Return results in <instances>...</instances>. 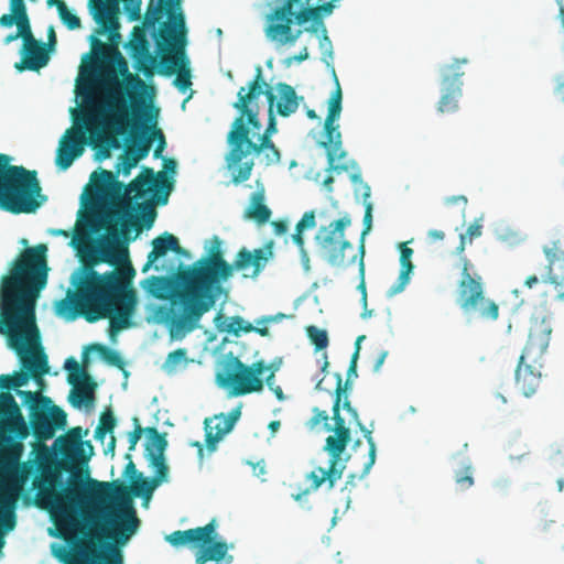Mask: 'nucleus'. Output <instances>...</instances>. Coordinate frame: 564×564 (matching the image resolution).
<instances>
[{
	"mask_svg": "<svg viewBox=\"0 0 564 564\" xmlns=\"http://www.w3.org/2000/svg\"><path fill=\"white\" fill-rule=\"evenodd\" d=\"M29 436V426L20 405L10 393L0 394V549L4 535L17 524L15 507L24 486L32 476L34 505L50 513L58 535L70 540L78 532L86 534L76 518L77 509L85 512L106 501L119 502L118 519L108 521L100 532L91 538L126 542L135 533L140 521L135 514L127 487L117 482L88 479L83 489L76 486L65 488L63 471H70L67 459L83 438L82 427H73L58 436L54 446L61 455L57 459L44 443L33 445V458L21 462L23 441Z\"/></svg>",
	"mask_w": 564,
	"mask_h": 564,
	"instance_id": "f257e3e1",
	"label": "nucleus"
},
{
	"mask_svg": "<svg viewBox=\"0 0 564 564\" xmlns=\"http://www.w3.org/2000/svg\"><path fill=\"white\" fill-rule=\"evenodd\" d=\"M151 245L152 250L142 272L154 269L159 274L148 276L142 282H227L235 273L243 279L254 280L274 257L272 239L253 250L241 247L229 262L226 260L223 239L213 236L205 242L204 254L193 264H184L175 259L166 260L169 251L191 258V252L182 248L178 239L170 232L154 238Z\"/></svg>",
	"mask_w": 564,
	"mask_h": 564,
	"instance_id": "f03ea898",
	"label": "nucleus"
},
{
	"mask_svg": "<svg viewBox=\"0 0 564 564\" xmlns=\"http://www.w3.org/2000/svg\"><path fill=\"white\" fill-rule=\"evenodd\" d=\"M232 107L239 112L235 118L227 141L230 151L227 154V166L232 172V182L240 184L250 178L253 161L242 163L250 153L260 154L267 147L273 149L272 135L276 133V121L273 115L275 95L262 78V69L257 67L254 78L247 87H241Z\"/></svg>",
	"mask_w": 564,
	"mask_h": 564,
	"instance_id": "7ed1b4c3",
	"label": "nucleus"
},
{
	"mask_svg": "<svg viewBox=\"0 0 564 564\" xmlns=\"http://www.w3.org/2000/svg\"><path fill=\"white\" fill-rule=\"evenodd\" d=\"M0 333L7 335L10 347L20 358L21 371L12 376L15 392L32 378L41 388L48 373L47 356L41 347L36 325L35 294L29 290L7 288L2 293Z\"/></svg>",
	"mask_w": 564,
	"mask_h": 564,
	"instance_id": "20e7f679",
	"label": "nucleus"
},
{
	"mask_svg": "<svg viewBox=\"0 0 564 564\" xmlns=\"http://www.w3.org/2000/svg\"><path fill=\"white\" fill-rule=\"evenodd\" d=\"M55 304V313L66 321L83 317L88 323L109 322V335L134 326L139 294L134 284H73Z\"/></svg>",
	"mask_w": 564,
	"mask_h": 564,
	"instance_id": "39448f33",
	"label": "nucleus"
},
{
	"mask_svg": "<svg viewBox=\"0 0 564 564\" xmlns=\"http://www.w3.org/2000/svg\"><path fill=\"white\" fill-rule=\"evenodd\" d=\"M131 100L128 102L124 94L121 91V85L116 75L105 83V98L99 102V113L104 126L110 135L106 137L108 147L119 148L120 143L117 137L129 134L133 156L141 161L148 156L152 137L158 135L160 143L154 151L158 158L163 150L165 139L160 129L156 128L155 116L149 112L140 113V107L145 106L143 99H138L135 95L127 90Z\"/></svg>",
	"mask_w": 564,
	"mask_h": 564,
	"instance_id": "423d86ee",
	"label": "nucleus"
},
{
	"mask_svg": "<svg viewBox=\"0 0 564 564\" xmlns=\"http://www.w3.org/2000/svg\"><path fill=\"white\" fill-rule=\"evenodd\" d=\"M152 297L166 301L155 316L173 337L182 338L200 326L202 317L216 304L223 284H141Z\"/></svg>",
	"mask_w": 564,
	"mask_h": 564,
	"instance_id": "0eeeda50",
	"label": "nucleus"
},
{
	"mask_svg": "<svg viewBox=\"0 0 564 564\" xmlns=\"http://www.w3.org/2000/svg\"><path fill=\"white\" fill-rule=\"evenodd\" d=\"M10 161L8 154L0 153V208L12 214L34 213L41 205L36 172Z\"/></svg>",
	"mask_w": 564,
	"mask_h": 564,
	"instance_id": "6e6552de",
	"label": "nucleus"
},
{
	"mask_svg": "<svg viewBox=\"0 0 564 564\" xmlns=\"http://www.w3.org/2000/svg\"><path fill=\"white\" fill-rule=\"evenodd\" d=\"M551 334L552 328L545 321L530 330L516 369V384L525 397L533 395L540 387V360L549 347Z\"/></svg>",
	"mask_w": 564,
	"mask_h": 564,
	"instance_id": "1a4fd4ad",
	"label": "nucleus"
},
{
	"mask_svg": "<svg viewBox=\"0 0 564 564\" xmlns=\"http://www.w3.org/2000/svg\"><path fill=\"white\" fill-rule=\"evenodd\" d=\"M267 371L269 373L264 381L270 389H273L275 369L271 365L260 359L248 366L238 357L229 354L224 366V372L218 376V380L223 387L231 389L232 395H246L262 391V376Z\"/></svg>",
	"mask_w": 564,
	"mask_h": 564,
	"instance_id": "9d476101",
	"label": "nucleus"
},
{
	"mask_svg": "<svg viewBox=\"0 0 564 564\" xmlns=\"http://www.w3.org/2000/svg\"><path fill=\"white\" fill-rule=\"evenodd\" d=\"M17 395L29 411V430L36 443H44L54 437L56 431L63 430L67 423L64 410L55 405L50 397L41 391L18 390Z\"/></svg>",
	"mask_w": 564,
	"mask_h": 564,
	"instance_id": "9b49d317",
	"label": "nucleus"
},
{
	"mask_svg": "<svg viewBox=\"0 0 564 564\" xmlns=\"http://www.w3.org/2000/svg\"><path fill=\"white\" fill-rule=\"evenodd\" d=\"M99 105L93 104L82 110L80 117L74 118L75 126L67 129L62 139L56 153V165L62 170H67L74 160L80 156L87 144V133L90 138H99Z\"/></svg>",
	"mask_w": 564,
	"mask_h": 564,
	"instance_id": "f8f14e48",
	"label": "nucleus"
},
{
	"mask_svg": "<svg viewBox=\"0 0 564 564\" xmlns=\"http://www.w3.org/2000/svg\"><path fill=\"white\" fill-rule=\"evenodd\" d=\"M333 76L335 82V90L328 100V113L324 122V134L326 140L321 142V145L326 149L327 155V172H348L350 167H355L356 163L351 165L346 161L347 152L343 149L341 133L339 126L336 121L340 117L343 91L338 77L333 68Z\"/></svg>",
	"mask_w": 564,
	"mask_h": 564,
	"instance_id": "ddd939ff",
	"label": "nucleus"
},
{
	"mask_svg": "<svg viewBox=\"0 0 564 564\" xmlns=\"http://www.w3.org/2000/svg\"><path fill=\"white\" fill-rule=\"evenodd\" d=\"M365 338V336H359L356 340V349L355 352L351 356L350 365L347 370V379L345 382H343V378L340 373H336V389H335V398H334V404H333V420L335 421V427H338V424L341 422L343 427L346 426L345 419L340 415V403L341 398L345 395L343 401V408L347 410L348 413H350L351 417L357 422L360 431L364 433V436L369 445L368 449V457L367 460L364 464V470L362 475H366L369 473L370 468L373 466L376 462V443L372 437V433L370 430H368L360 421L358 416V412L356 409L351 406L350 401L347 398V391L351 388L350 380L352 378L357 377V360L359 357V350H360V341Z\"/></svg>",
	"mask_w": 564,
	"mask_h": 564,
	"instance_id": "4468645a",
	"label": "nucleus"
},
{
	"mask_svg": "<svg viewBox=\"0 0 564 564\" xmlns=\"http://www.w3.org/2000/svg\"><path fill=\"white\" fill-rule=\"evenodd\" d=\"M351 218L344 215L341 218L332 221L328 226H323L316 234V242L323 252L325 259L336 267H344L354 263L357 254L354 253L346 260V251L354 252V247L345 237V229L350 226Z\"/></svg>",
	"mask_w": 564,
	"mask_h": 564,
	"instance_id": "2eb2a0df",
	"label": "nucleus"
},
{
	"mask_svg": "<svg viewBox=\"0 0 564 564\" xmlns=\"http://www.w3.org/2000/svg\"><path fill=\"white\" fill-rule=\"evenodd\" d=\"M47 247L44 243L22 250L11 262L0 282H46L48 274Z\"/></svg>",
	"mask_w": 564,
	"mask_h": 564,
	"instance_id": "dca6fc26",
	"label": "nucleus"
},
{
	"mask_svg": "<svg viewBox=\"0 0 564 564\" xmlns=\"http://www.w3.org/2000/svg\"><path fill=\"white\" fill-rule=\"evenodd\" d=\"M350 442V430L343 427L341 422L334 429V434L325 441L324 449L329 454L330 460L327 469L322 467L311 471L306 478L312 481L308 489L317 490L325 481L332 489L336 481L343 477L345 466L340 464L341 455Z\"/></svg>",
	"mask_w": 564,
	"mask_h": 564,
	"instance_id": "f3484780",
	"label": "nucleus"
},
{
	"mask_svg": "<svg viewBox=\"0 0 564 564\" xmlns=\"http://www.w3.org/2000/svg\"><path fill=\"white\" fill-rule=\"evenodd\" d=\"M280 6L265 17L264 34L276 46L294 45L302 35V29H293V7L302 0H279Z\"/></svg>",
	"mask_w": 564,
	"mask_h": 564,
	"instance_id": "a211bd4d",
	"label": "nucleus"
},
{
	"mask_svg": "<svg viewBox=\"0 0 564 564\" xmlns=\"http://www.w3.org/2000/svg\"><path fill=\"white\" fill-rule=\"evenodd\" d=\"M127 186L120 182V186L110 185L107 195L121 197L113 209L106 213L99 220V227L105 228L107 234L117 239L120 235H126L130 227H138L137 220H133L131 198L124 197L128 193Z\"/></svg>",
	"mask_w": 564,
	"mask_h": 564,
	"instance_id": "6ab92c4d",
	"label": "nucleus"
},
{
	"mask_svg": "<svg viewBox=\"0 0 564 564\" xmlns=\"http://www.w3.org/2000/svg\"><path fill=\"white\" fill-rule=\"evenodd\" d=\"M467 63V58L455 59L453 64L446 65L442 69L443 90L437 105L440 112L449 113L458 109V99L462 96L463 86L460 78L464 76L460 66Z\"/></svg>",
	"mask_w": 564,
	"mask_h": 564,
	"instance_id": "aec40b11",
	"label": "nucleus"
},
{
	"mask_svg": "<svg viewBox=\"0 0 564 564\" xmlns=\"http://www.w3.org/2000/svg\"><path fill=\"white\" fill-rule=\"evenodd\" d=\"M458 304L465 311H478L485 319L496 321L499 317V306L485 299L481 284H459Z\"/></svg>",
	"mask_w": 564,
	"mask_h": 564,
	"instance_id": "412c9836",
	"label": "nucleus"
},
{
	"mask_svg": "<svg viewBox=\"0 0 564 564\" xmlns=\"http://www.w3.org/2000/svg\"><path fill=\"white\" fill-rule=\"evenodd\" d=\"M172 182H170L164 173L154 174L150 167H143L142 172L133 178L128 185V193H134V198H142L148 191L153 187L158 188V203L166 204L167 197L172 191Z\"/></svg>",
	"mask_w": 564,
	"mask_h": 564,
	"instance_id": "4be33fe9",
	"label": "nucleus"
},
{
	"mask_svg": "<svg viewBox=\"0 0 564 564\" xmlns=\"http://www.w3.org/2000/svg\"><path fill=\"white\" fill-rule=\"evenodd\" d=\"M90 45L91 52L96 59L106 61L111 59L117 66L118 73L123 77L127 88L132 89H143L145 88V83L134 74L129 72L128 63L122 54L118 51V48L112 47L97 36H90Z\"/></svg>",
	"mask_w": 564,
	"mask_h": 564,
	"instance_id": "5701e85b",
	"label": "nucleus"
},
{
	"mask_svg": "<svg viewBox=\"0 0 564 564\" xmlns=\"http://www.w3.org/2000/svg\"><path fill=\"white\" fill-rule=\"evenodd\" d=\"M240 416V409H234L229 414H216L204 421L205 441L208 452L216 451L217 443L229 433Z\"/></svg>",
	"mask_w": 564,
	"mask_h": 564,
	"instance_id": "b1692460",
	"label": "nucleus"
},
{
	"mask_svg": "<svg viewBox=\"0 0 564 564\" xmlns=\"http://www.w3.org/2000/svg\"><path fill=\"white\" fill-rule=\"evenodd\" d=\"M109 555L102 557L105 564H123L122 555L118 549L111 545L109 546ZM58 557L64 564H96V560L99 555L88 543H84L78 549H75L73 553L64 551Z\"/></svg>",
	"mask_w": 564,
	"mask_h": 564,
	"instance_id": "393cba45",
	"label": "nucleus"
},
{
	"mask_svg": "<svg viewBox=\"0 0 564 564\" xmlns=\"http://www.w3.org/2000/svg\"><path fill=\"white\" fill-rule=\"evenodd\" d=\"M21 56V62L15 64V68L20 72L24 69L37 72L50 61L46 45L36 39L23 43Z\"/></svg>",
	"mask_w": 564,
	"mask_h": 564,
	"instance_id": "a878e982",
	"label": "nucleus"
},
{
	"mask_svg": "<svg viewBox=\"0 0 564 564\" xmlns=\"http://www.w3.org/2000/svg\"><path fill=\"white\" fill-rule=\"evenodd\" d=\"M94 19L99 24L97 34L109 32L112 34L119 29V1L118 0H98L93 7Z\"/></svg>",
	"mask_w": 564,
	"mask_h": 564,
	"instance_id": "bb28decb",
	"label": "nucleus"
},
{
	"mask_svg": "<svg viewBox=\"0 0 564 564\" xmlns=\"http://www.w3.org/2000/svg\"><path fill=\"white\" fill-rule=\"evenodd\" d=\"M215 532L214 521L207 523L204 527H198L188 530H177L166 535L165 540L175 547L183 546L185 544L194 543L206 545L212 542V535Z\"/></svg>",
	"mask_w": 564,
	"mask_h": 564,
	"instance_id": "cd10ccee",
	"label": "nucleus"
},
{
	"mask_svg": "<svg viewBox=\"0 0 564 564\" xmlns=\"http://www.w3.org/2000/svg\"><path fill=\"white\" fill-rule=\"evenodd\" d=\"M544 253L549 261L546 275L549 282H564V252L558 242H553L552 247H545Z\"/></svg>",
	"mask_w": 564,
	"mask_h": 564,
	"instance_id": "c85d7f7f",
	"label": "nucleus"
},
{
	"mask_svg": "<svg viewBox=\"0 0 564 564\" xmlns=\"http://www.w3.org/2000/svg\"><path fill=\"white\" fill-rule=\"evenodd\" d=\"M276 90L280 97L276 104V111L282 117H289L299 108V97L295 89L286 83H279Z\"/></svg>",
	"mask_w": 564,
	"mask_h": 564,
	"instance_id": "c756f323",
	"label": "nucleus"
},
{
	"mask_svg": "<svg viewBox=\"0 0 564 564\" xmlns=\"http://www.w3.org/2000/svg\"><path fill=\"white\" fill-rule=\"evenodd\" d=\"M104 261L98 256H90L89 259L83 260L80 272L70 276V282H105V273L100 274L95 271L94 267Z\"/></svg>",
	"mask_w": 564,
	"mask_h": 564,
	"instance_id": "7c9ffc66",
	"label": "nucleus"
},
{
	"mask_svg": "<svg viewBox=\"0 0 564 564\" xmlns=\"http://www.w3.org/2000/svg\"><path fill=\"white\" fill-rule=\"evenodd\" d=\"M264 195L262 192L252 194L251 204L246 210V217L253 219L258 224H265L271 217L270 208L264 205Z\"/></svg>",
	"mask_w": 564,
	"mask_h": 564,
	"instance_id": "2f4dec72",
	"label": "nucleus"
},
{
	"mask_svg": "<svg viewBox=\"0 0 564 564\" xmlns=\"http://www.w3.org/2000/svg\"><path fill=\"white\" fill-rule=\"evenodd\" d=\"M78 388L73 392L70 397V402L74 406H80L85 404L86 406H90L95 401V388L96 382L90 379L89 381H82Z\"/></svg>",
	"mask_w": 564,
	"mask_h": 564,
	"instance_id": "473e14b6",
	"label": "nucleus"
},
{
	"mask_svg": "<svg viewBox=\"0 0 564 564\" xmlns=\"http://www.w3.org/2000/svg\"><path fill=\"white\" fill-rule=\"evenodd\" d=\"M189 360L185 348H177L171 351L162 365V369L167 375L175 373L177 370L185 368Z\"/></svg>",
	"mask_w": 564,
	"mask_h": 564,
	"instance_id": "72a5a7b5",
	"label": "nucleus"
},
{
	"mask_svg": "<svg viewBox=\"0 0 564 564\" xmlns=\"http://www.w3.org/2000/svg\"><path fill=\"white\" fill-rule=\"evenodd\" d=\"M135 270L129 260L119 263L109 272L105 273V282H132Z\"/></svg>",
	"mask_w": 564,
	"mask_h": 564,
	"instance_id": "f704fd0d",
	"label": "nucleus"
},
{
	"mask_svg": "<svg viewBox=\"0 0 564 564\" xmlns=\"http://www.w3.org/2000/svg\"><path fill=\"white\" fill-rule=\"evenodd\" d=\"M228 551L226 542H214L212 545L202 550L196 556L197 564H205L208 561H220Z\"/></svg>",
	"mask_w": 564,
	"mask_h": 564,
	"instance_id": "c9c22d12",
	"label": "nucleus"
},
{
	"mask_svg": "<svg viewBox=\"0 0 564 564\" xmlns=\"http://www.w3.org/2000/svg\"><path fill=\"white\" fill-rule=\"evenodd\" d=\"M413 252V249L406 243L400 245L399 282H408L411 279V274L414 270V264L412 262Z\"/></svg>",
	"mask_w": 564,
	"mask_h": 564,
	"instance_id": "e433bc0d",
	"label": "nucleus"
},
{
	"mask_svg": "<svg viewBox=\"0 0 564 564\" xmlns=\"http://www.w3.org/2000/svg\"><path fill=\"white\" fill-rule=\"evenodd\" d=\"M137 478L132 485V492L134 496H142L144 499L151 498L155 488L163 482L155 476L149 479L143 478L142 474H139Z\"/></svg>",
	"mask_w": 564,
	"mask_h": 564,
	"instance_id": "4c0bfd02",
	"label": "nucleus"
},
{
	"mask_svg": "<svg viewBox=\"0 0 564 564\" xmlns=\"http://www.w3.org/2000/svg\"><path fill=\"white\" fill-rule=\"evenodd\" d=\"M64 367L68 371V382L73 386H79L82 381H89L91 379L85 368L73 357L66 359Z\"/></svg>",
	"mask_w": 564,
	"mask_h": 564,
	"instance_id": "58836bf2",
	"label": "nucleus"
},
{
	"mask_svg": "<svg viewBox=\"0 0 564 564\" xmlns=\"http://www.w3.org/2000/svg\"><path fill=\"white\" fill-rule=\"evenodd\" d=\"M91 181L99 194L107 193V189L110 187V185L115 184L118 187L120 186V181L117 180L116 173L108 170H101L99 173L95 172L91 175Z\"/></svg>",
	"mask_w": 564,
	"mask_h": 564,
	"instance_id": "ea45409f",
	"label": "nucleus"
},
{
	"mask_svg": "<svg viewBox=\"0 0 564 564\" xmlns=\"http://www.w3.org/2000/svg\"><path fill=\"white\" fill-rule=\"evenodd\" d=\"M371 226H372V205L370 203H368L366 205V212H365V216H364V230L361 232V242H360V247H359V278H360L361 282H365L364 238L371 230Z\"/></svg>",
	"mask_w": 564,
	"mask_h": 564,
	"instance_id": "a19ab883",
	"label": "nucleus"
},
{
	"mask_svg": "<svg viewBox=\"0 0 564 564\" xmlns=\"http://www.w3.org/2000/svg\"><path fill=\"white\" fill-rule=\"evenodd\" d=\"M93 453V446L89 442H84L83 438L77 443L72 457L67 459V466H70V471L75 465L86 464Z\"/></svg>",
	"mask_w": 564,
	"mask_h": 564,
	"instance_id": "79ce46f5",
	"label": "nucleus"
},
{
	"mask_svg": "<svg viewBox=\"0 0 564 564\" xmlns=\"http://www.w3.org/2000/svg\"><path fill=\"white\" fill-rule=\"evenodd\" d=\"M147 433L149 436L147 444L148 455L164 454L167 446L165 434L160 433L155 427H148Z\"/></svg>",
	"mask_w": 564,
	"mask_h": 564,
	"instance_id": "37998d69",
	"label": "nucleus"
},
{
	"mask_svg": "<svg viewBox=\"0 0 564 564\" xmlns=\"http://www.w3.org/2000/svg\"><path fill=\"white\" fill-rule=\"evenodd\" d=\"M117 424V420L111 409L105 410L100 414L99 424L95 430V438L104 441L108 433H112Z\"/></svg>",
	"mask_w": 564,
	"mask_h": 564,
	"instance_id": "c03bdc74",
	"label": "nucleus"
},
{
	"mask_svg": "<svg viewBox=\"0 0 564 564\" xmlns=\"http://www.w3.org/2000/svg\"><path fill=\"white\" fill-rule=\"evenodd\" d=\"M90 349L97 351L106 364L119 369L124 367V361L118 351L101 344H93Z\"/></svg>",
	"mask_w": 564,
	"mask_h": 564,
	"instance_id": "a18cd8bd",
	"label": "nucleus"
},
{
	"mask_svg": "<svg viewBox=\"0 0 564 564\" xmlns=\"http://www.w3.org/2000/svg\"><path fill=\"white\" fill-rule=\"evenodd\" d=\"M315 226H316V220H315L314 212H312V210L306 212L302 216L301 220L296 224L295 232L292 236L294 243L299 248H302V245H304L303 231L305 229H313Z\"/></svg>",
	"mask_w": 564,
	"mask_h": 564,
	"instance_id": "49530a36",
	"label": "nucleus"
},
{
	"mask_svg": "<svg viewBox=\"0 0 564 564\" xmlns=\"http://www.w3.org/2000/svg\"><path fill=\"white\" fill-rule=\"evenodd\" d=\"M139 161L133 156L132 147H128L126 151L118 158V163L116 164V175L122 174L123 176H128L131 173V170L138 165Z\"/></svg>",
	"mask_w": 564,
	"mask_h": 564,
	"instance_id": "de8ad7c7",
	"label": "nucleus"
},
{
	"mask_svg": "<svg viewBox=\"0 0 564 564\" xmlns=\"http://www.w3.org/2000/svg\"><path fill=\"white\" fill-rule=\"evenodd\" d=\"M455 269L460 273V282H480L482 275L476 270L475 265L466 259H460Z\"/></svg>",
	"mask_w": 564,
	"mask_h": 564,
	"instance_id": "09e8293b",
	"label": "nucleus"
},
{
	"mask_svg": "<svg viewBox=\"0 0 564 564\" xmlns=\"http://www.w3.org/2000/svg\"><path fill=\"white\" fill-rule=\"evenodd\" d=\"M306 334L316 350H323L328 346V335L326 330L312 325L306 328Z\"/></svg>",
	"mask_w": 564,
	"mask_h": 564,
	"instance_id": "8fccbe9b",
	"label": "nucleus"
},
{
	"mask_svg": "<svg viewBox=\"0 0 564 564\" xmlns=\"http://www.w3.org/2000/svg\"><path fill=\"white\" fill-rule=\"evenodd\" d=\"M302 4L297 3L301 9L294 10L293 9V22H295L299 25H302L310 20L314 21L315 23H318V20L315 15L316 10L312 7H304V4L307 2V0H302Z\"/></svg>",
	"mask_w": 564,
	"mask_h": 564,
	"instance_id": "3c124183",
	"label": "nucleus"
},
{
	"mask_svg": "<svg viewBox=\"0 0 564 564\" xmlns=\"http://www.w3.org/2000/svg\"><path fill=\"white\" fill-rule=\"evenodd\" d=\"M137 208L140 212V220L142 226L148 229L151 228L156 217L154 205L150 202H143L138 204Z\"/></svg>",
	"mask_w": 564,
	"mask_h": 564,
	"instance_id": "603ef678",
	"label": "nucleus"
},
{
	"mask_svg": "<svg viewBox=\"0 0 564 564\" xmlns=\"http://www.w3.org/2000/svg\"><path fill=\"white\" fill-rule=\"evenodd\" d=\"M150 465L155 469V477L162 481L167 480L169 467L165 464L164 454H151L148 455Z\"/></svg>",
	"mask_w": 564,
	"mask_h": 564,
	"instance_id": "864d4df0",
	"label": "nucleus"
},
{
	"mask_svg": "<svg viewBox=\"0 0 564 564\" xmlns=\"http://www.w3.org/2000/svg\"><path fill=\"white\" fill-rule=\"evenodd\" d=\"M329 416L328 413L324 410H319L318 408L313 409V415L312 417L306 422V426L310 430L316 429L319 424H324V427L327 431H333L335 429V425L332 427L328 423Z\"/></svg>",
	"mask_w": 564,
	"mask_h": 564,
	"instance_id": "5fc2aeb1",
	"label": "nucleus"
},
{
	"mask_svg": "<svg viewBox=\"0 0 564 564\" xmlns=\"http://www.w3.org/2000/svg\"><path fill=\"white\" fill-rule=\"evenodd\" d=\"M58 15L62 20V22L69 29L75 30L80 26V19L72 13L69 9L67 8L65 2H59L58 4Z\"/></svg>",
	"mask_w": 564,
	"mask_h": 564,
	"instance_id": "6e6d98bb",
	"label": "nucleus"
},
{
	"mask_svg": "<svg viewBox=\"0 0 564 564\" xmlns=\"http://www.w3.org/2000/svg\"><path fill=\"white\" fill-rule=\"evenodd\" d=\"M456 485L460 489H468L474 485L473 469L470 464H467L455 474Z\"/></svg>",
	"mask_w": 564,
	"mask_h": 564,
	"instance_id": "4d7b16f0",
	"label": "nucleus"
},
{
	"mask_svg": "<svg viewBox=\"0 0 564 564\" xmlns=\"http://www.w3.org/2000/svg\"><path fill=\"white\" fill-rule=\"evenodd\" d=\"M15 25L18 28L15 36H20L23 43L35 39L33 36L28 15L18 17V22Z\"/></svg>",
	"mask_w": 564,
	"mask_h": 564,
	"instance_id": "13d9d810",
	"label": "nucleus"
},
{
	"mask_svg": "<svg viewBox=\"0 0 564 564\" xmlns=\"http://www.w3.org/2000/svg\"><path fill=\"white\" fill-rule=\"evenodd\" d=\"M162 15L161 7H153V0H151L150 7L144 17V25L147 28H154L160 21Z\"/></svg>",
	"mask_w": 564,
	"mask_h": 564,
	"instance_id": "bf43d9fd",
	"label": "nucleus"
},
{
	"mask_svg": "<svg viewBox=\"0 0 564 564\" xmlns=\"http://www.w3.org/2000/svg\"><path fill=\"white\" fill-rule=\"evenodd\" d=\"M130 20L135 21L141 17V0H122Z\"/></svg>",
	"mask_w": 564,
	"mask_h": 564,
	"instance_id": "052dcab7",
	"label": "nucleus"
},
{
	"mask_svg": "<svg viewBox=\"0 0 564 564\" xmlns=\"http://www.w3.org/2000/svg\"><path fill=\"white\" fill-rule=\"evenodd\" d=\"M174 83L182 93H185L192 85L189 70H181Z\"/></svg>",
	"mask_w": 564,
	"mask_h": 564,
	"instance_id": "680f3d73",
	"label": "nucleus"
},
{
	"mask_svg": "<svg viewBox=\"0 0 564 564\" xmlns=\"http://www.w3.org/2000/svg\"><path fill=\"white\" fill-rule=\"evenodd\" d=\"M319 46L323 50V54L327 55L328 58H333V45L332 42L327 35L326 26H322V36Z\"/></svg>",
	"mask_w": 564,
	"mask_h": 564,
	"instance_id": "e2e57ef3",
	"label": "nucleus"
},
{
	"mask_svg": "<svg viewBox=\"0 0 564 564\" xmlns=\"http://www.w3.org/2000/svg\"><path fill=\"white\" fill-rule=\"evenodd\" d=\"M134 31L138 32L137 41H138V45L140 46V51L142 53L147 54V58L151 64H154L156 59H155V57L151 56L148 53V42L145 40V35L143 34L142 30L139 28H135Z\"/></svg>",
	"mask_w": 564,
	"mask_h": 564,
	"instance_id": "0e129e2a",
	"label": "nucleus"
},
{
	"mask_svg": "<svg viewBox=\"0 0 564 564\" xmlns=\"http://www.w3.org/2000/svg\"><path fill=\"white\" fill-rule=\"evenodd\" d=\"M262 152L265 153V160H267L268 165L276 164L281 160V153L274 143H273V149L271 147H267L262 150Z\"/></svg>",
	"mask_w": 564,
	"mask_h": 564,
	"instance_id": "69168bd1",
	"label": "nucleus"
},
{
	"mask_svg": "<svg viewBox=\"0 0 564 564\" xmlns=\"http://www.w3.org/2000/svg\"><path fill=\"white\" fill-rule=\"evenodd\" d=\"M313 8H314V10H316L315 15H316V18L318 20V23L321 24V26H325L323 21H322V14L323 13L324 14L332 13V11L334 9V6H333L332 1L326 2V3L322 4V6L313 7Z\"/></svg>",
	"mask_w": 564,
	"mask_h": 564,
	"instance_id": "338daca9",
	"label": "nucleus"
},
{
	"mask_svg": "<svg viewBox=\"0 0 564 564\" xmlns=\"http://www.w3.org/2000/svg\"><path fill=\"white\" fill-rule=\"evenodd\" d=\"M10 11L18 17L28 15L24 0H10Z\"/></svg>",
	"mask_w": 564,
	"mask_h": 564,
	"instance_id": "774afa93",
	"label": "nucleus"
}]
</instances>
